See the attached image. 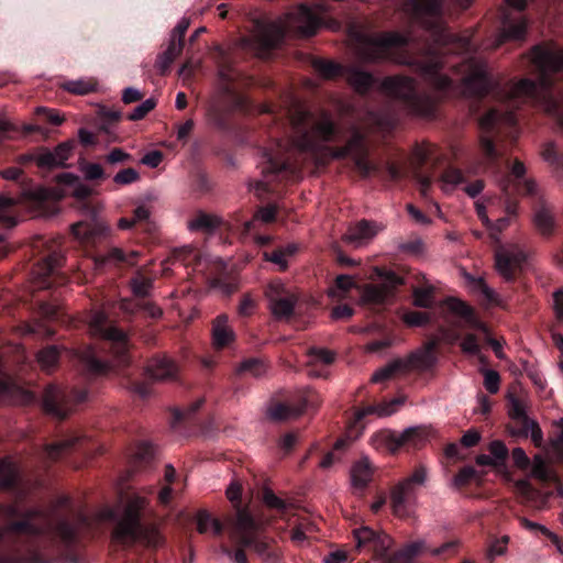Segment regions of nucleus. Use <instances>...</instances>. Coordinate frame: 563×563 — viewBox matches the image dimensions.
I'll return each mask as SVG.
<instances>
[{
  "instance_id": "obj_1",
  "label": "nucleus",
  "mask_w": 563,
  "mask_h": 563,
  "mask_svg": "<svg viewBox=\"0 0 563 563\" xmlns=\"http://www.w3.org/2000/svg\"><path fill=\"white\" fill-rule=\"evenodd\" d=\"M327 10L323 2L316 1L310 7L299 4L275 20L255 19L246 42L255 49H266L277 45L286 35L312 36L320 27V14Z\"/></svg>"
},
{
  "instance_id": "obj_2",
  "label": "nucleus",
  "mask_w": 563,
  "mask_h": 563,
  "mask_svg": "<svg viewBox=\"0 0 563 563\" xmlns=\"http://www.w3.org/2000/svg\"><path fill=\"white\" fill-rule=\"evenodd\" d=\"M531 59L539 70V80L520 79L512 84L507 93L514 103L525 99L540 100L543 90L552 85L550 77L563 69V49L537 46L531 52Z\"/></svg>"
},
{
  "instance_id": "obj_3",
  "label": "nucleus",
  "mask_w": 563,
  "mask_h": 563,
  "mask_svg": "<svg viewBox=\"0 0 563 563\" xmlns=\"http://www.w3.org/2000/svg\"><path fill=\"white\" fill-rule=\"evenodd\" d=\"M147 506L148 499L144 496L133 495L129 498L113 533L117 541L133 543L143 540L150 547L163 544L164 538L156 527L143 528L141 526V515Z\"/></svg>"
},
{
  "instance_id": "obj_4",
  "label": "nucleus",
  "mask_w": 563,
  "mask_h": 563,
  "mask_svg": "<svg viewBox=\"0 0 563 563\" xmlns=\"http://www.w3.org/2000/svg\"><path fill=\"white\" fill-rule=\"evenodd\" d=\"M428 478L429 468L419 464L391 487L390 506L396 516L407 517L413 511L418 492L426 486Z\"/></svg>"
},
{
  "instance_id": "obj_5",
  "label": "nucleus",
  "mask_w": 563,
  "mask_h": 563,
  "mask_svg": "<svg viewBox=\"0 0 563 563\" xmlns=\"http://www.w3.org/2000/svg\"><path fill=\"white\" fill-rule=\"evenodd\" d=\"M350 35L355 40V46L361 58L376 60L390 57L394 48L402 46L407 38L396 32L377 35L360 34L350 30Z\"/></svg>"
},
{
  "instance_id": "obj_6",
  "label": "nucleus",
  "mask_w": 563,
  "mask_h": 563,
  "mask_svg": "<svg viewBox=\"0 0 563 563\" xmlns=\"http://www.w3.org/2000/svg\"><path fill=\"white\" fill-rule=\"evenodd\" d=\"M421 440V432L418 428L410 427L402 432L397 433L389 429H383L373 433L369 438V444L379 452L395 454L404 445L418 446Z\"/></svg>"
},
{
  "instance_id": "obj_7",
  "label": "nucleus",
  "mask_w": 563,
  "mask_h": 563,
  "mask_svg": "<svg viewBox=\"0 0 563 563\" xmlns=\"http://www.w3.org/2000/svg\"><path fill=\"white\" fill-rule=\"evenodd\" d=\"M526 8L525 0H505L503 11L501 31L496 36L494 43L487 45L488 48H497L506 41H516L523 38L527 23L522 16H511L509 9L521 12Z\"/></svg>"
},
{
  "instance_id": "obj_8",
  "label": "nucleus",
  "mask_w": 563,
  "mask_h": 563,
  "mask_svg": "<svg viewBox=\"0 0 563 563\" xmlns=\"http://www.w3.org/2000/svg\"><path fill=\"white\" fill-rule=\"evenodd\" d=\"M374 274L382 280L378 285H366L363 287L362 301L365 303H384L395 295L398 286L404 284V279L391 271L375 267Z\"/></svg>"
},
{
  "instance_id": "obj_9",
  "label": "nucleus",
  "mask_w": 563,
  "mask_h": 563,
  "mask_svg": "<svg viewBox=\"0 0 563 563\" xmlns=\"http://www.w3.org/2000/svg\"><path fill=\"white\" fill-rule=\"evenodd\" d=\"M268 309L278 320L289 319L298 301L297 294L280 280L272 282L266 289Z\"/></svg>"
},
{
  "instance_id": "obj_10",
  "label": "nucleus",
  "mask_w": 563,
  "mask_h": 563,
  "mask_svg": "<svg viewBox=\"0 0 563 563\" xmlns=\"http://www.w3.org/2000/svg\"><path fill=\"white\" fill-rule=\"evenodd\" d=\"M190 25L188 18H181L173 29L167 47L157 56L156 67L161 75H165L174 60L181 54L184 36Z\"/></svg>"
},
{
  "instance_id": "obj_11",
  "label": "nucleus",
  "mask_w": 563,
  "mask_h": 563,
  "mask_svg": "<svg viewBox=\"0 0 563 563\" xmlns=\"http://www.w3.org/2000/svg\"><path fill=\"white\" fill-rule=\"evenodd\" d=\"M321 154L325 158L319 159L318 156L313 155V158L317 161V163L324 164L329 158H342L346 155H351L355 162L356 167L364 176H367L372 170L375 169V166H373L365 157L362 148V137L360 135H354L349 141L346 146L338 151H331L328 147H323L321 148Z\"/></svg>"
},
{
  "instance_id": "obj_12",
  "label": "nucleus",
  "mask_w": 563,
  "mask_h": 563,
  "mask_svg": "<svg viewBox=\"0 0 563 563\" xmlns=\"http://www.w3.org/2000/svg\"><path fill=\"white\" fill-rule=\"evenodd\" d=\"M526 258L527 254L519 245H503L495 252V268L506 282H510Z\"/></svg>"
},
{
  "instance_id": "obj_13",
  "label": "nucleus",
  "mask_w": 563,
  "mask_h": 563,
  "mask_svg": "<svg viewBox=\"0 0 563 563\" xmlns=\"http://www.w3.org/2000/svg\"><path fill=\"white\" fill-rule=\"evenodd\" d=\"M461 71L464 74L463 84L465 90L471 95H483L490 87L486 65L478 59H470L462 65Z\"/></svg>"
},
{
  "instance_id": "obj_14",
  "label": "nucleus",
  "mask_w": 563,
  "mask_h": 563,
  "mask_svg": "<svg viewBox=\"0 0 563 563\" xmlns=\"http://www.w3.org/2000/svg\"><path fill=\"white\" fill-rule=\"evenodd\" d=\"M91 334L99 335L114 344L115 354L121 355L125 351L126 334L115 327H107V316L102 311H96L89 320Z\"/></svg>"
},
{
  "instance_id": "obj_15",
  "label": "nucleus",
  "mask_w": 563,
  "mask_h": 563,
  "mask_svg": "<svg viewBox=\"0 0 563 563\" xmlns=\"http://www.w3.org/2000/svg\"><path fill=\"white\" fill-rule=\"evenodd\" d=\"M383 230L376 222L362 220L351 225L343 236L344 242L355 249L367 245Z\"/></svg>"
},
{
  "instance_id": "obj_16",
  "label": "nucleus",
  "mask_w": 563,
  "mask_h": 563,
  "mask_svg": "<svg viewBox=\"0 0 563 563\" xmlns=\"http://www.w3.org/2000/svg\"><path fill=\"white\" fill-rule=\"evenodd\" d=\"M73 148V142H64L52 151L43 150L36 154V164L43 168L65 167L66 162L71 156Z\"/></svg>"
},
{
  "instance_id": "obj_17",
  "label": "nucleus",
  "mask_w": 563,
  "mask_h": 563,
  "mask_svg": "<svg viewBox=\"0 0 563 563\" xmlns=\"http://www.w3.org/2000/svg\"><path fill=\"white\" fill-rule=\"evenodd\" d=\"M179 368L177 364L167 356H158L148 361L146 374L157 382H167L177 377Z\"/></svg>"
},
{
  "instance_id": "obj_18",
  "label": "nucleus",
  "mask_w": 563,
  "mask_h": 563,
  "mask_svg": "<svg viewBox=\"0 0 563 563\" xmlns=\"http://www.w3.org/2000/svg\"><path fill=\"white\" fill-rule=\"evenodd\" d=\"M333 132V124L328 119H322L320 122L313 125V129L309 134H305L300 140L296 142V146L302 151L314 152L318 148V145L310 141V136L318 137L319 140L325 142L331 140Z\"/></svg>"
},
{
  "instance_id": "obj_19",
  "label": "nucleus",
  "mask_w": 563,
  "mask_h": 563,
  "mask_svg": "<svg viewBox=\"0 0 563 563\" xmlns=\"http://www.w3.org/2000/svg\"><path fill=\"white\" fill-rule=\"evenodd\" d=\"M109 227L93 217L90 221H79L71 225V232L75 238L81 242H87L96 235L104 234Z\"/></svg>"
},
{
  "instance_id": "obj_20",
  "label": "nucleus",
  "mask_w": 563,
  "mask_h": 563,
  "mask_svg": "<svg viewBox=\"0 0 563 563\" xmlns=\"http://www.w3.org/2000/svg\"><path fill=\"white\" fill-rule=\"evenodd\" d=\"M374 474V466L368 457H362L355 462L350 471L351 484L353 488L363 489L372 481Z\"/></svg>"
},
{
  "instance_id": "obj_21",
  "label": "nucleus",
  "mask_w": 563,
  "mask_h": 563,
  "mask_svg": "<svg viewBox=\"0 0 563 563\" xmlns=\"http://www.w3.org/2000/svg\"><path fill=\"white\" fill-rule=\"evenodd\" d=\"M434 349L435 342H428L424 344L420 350L412 353L406 361L407 367L412 366L419 369H428L432 367L437 362Z\"/></svg>"
},
{
  "instance_id": "obj_22",
  "label": "nucleus",
  "mask_w": 563,
  "mask_h": 563,
  "mask_svg": "<svg viewBox=\"0 0 563 563\" xmlns=\"http://www.w3.org/2000/svg\"><path fill=\"white\" fill-rule=\"evenodd\" d=\"M383 88L391 96L408 99L413 93V81L407 77H391L383 81Z\"/></svg>"
},
{
  "instance_id": "obj_23",
  "label": "nucleus",
  "mask_w": 563,
  "mask_h": 563,
  "mask_svg": "<svg viewBox=\"0 0 563 563\" xmlns=\"http://www.w3.org/2000/svg\"><path fill=\"white\" fill-rule=\"evenodd\" d=\"M508 416L521 426L531 420L527 411L529 409V400L523 395L509 394L508 397Z\"/></svg>"
},
{
  "instance_id": "obj_24",
  "label": "nucleus",
  "mask_w": 563,
  "mask_h": 563,
  "mask_svg": "<svg viewBox=\"0 0 563 563\" xmlns=\"http://www.w3.org/2000/svg\"><path fill=\"white\" fill-rule=\"evenodd\" d=\"M63 400H64V394L56 386H48L45 389L44 395H43V406H44V409L48 413H51L57 418L66 417L67 411L60 407V404L63 402Z\"/></svg>"
},
{
  "instance_id": "obj_25",
  "label": "nucleus",
  "mask_w": 563,
  "mask_h": 563,
  "mask_svg": "<svg viewBox=\"0 0 563 563\" xmlns=\"http://www.w3.org/2000/svg\"><path fill=\"white\" fill-rule=\"evenodd\" d=\"M213 344L221 349L228 346L234 340V333L228 325V318L224 314L218 316L213 323Z\"/></svg>"
},
{
  "instance_id": "obj_26",
  "label": "nucleus",
  "mask_w": 563,
  "mask_h": 563,
  "mask_svg": "<svg viewBox=\"0 0 563 563\" xmlns=\"http://www.w3.org/2000/svg\"><path fill=\"white\" fill-rule=\"evenodd\" d=\"M307 356H308L307 366L311 367V369L309 371V375L316 376V377L320 376L321 373L313 371L312 367H314L317 365H330L335 360V353L330 350H327V349L312 347V349L308 350Z\"/></svg>"
},
{
  "instance_id": "obj_27",
  "label": "nucleus",
  "mask_w": 563,
  "mask_h": 563,
  "mask_svg": "<svg viewBox=\"0 0 563 563\" xmlns=\"http://www.w3.org/2000/svg\"><path fill=\"white\" fill-rule=\"evenodd\" d=\"M9 396L16 401L26 404L33 399L30 391L23 390L21 387L15 385L11 379L0 373V397Z\"/></svg>"
},
{
  "instance_id": "obj_28",
  "label": "nucleus",
  "mask_w": 563,
  "mask_h": 563,
  "mask_svg": "<svg viewBox=\"0 0 563 563\" xmlns=\"http://www.w3.org/2000/svg\"><path fill=\"white\" fill-rule=\"evenodd\" d=\"M297 250L296 244H288L272 253H264V260L277 265L279 271H286L290 258L296 254Z\"/></svg>"
},
{
  "instance_id": "obj_29",
  "label": "nucleus",
  "mask_w": 563,
  "mask_h": 563,
  "mask_svg": "<svg viewBox=\"0 0 563 563\" xmlns=\"http://www.w3.org/2000/svg\"><path fill=\"white\" fill-rule=\"evenodd\" d=\"M60 87L73 95L84 96L97 91L98 81L95 78H80L64 81Z\"/></svg>"
},
{
  "instance_id": "obj_30",
  "label": "nucleus",
  "mask_w": 563,
  "mask_h": 563,
  "mask_svg": "<svg viewBox=\"0 0 563 563\" xmlns=\"http://www.w3.org/2000/svg\"><path fill=\"white\" fill-rule=\"evenodd\" d=\"M407 368V363L405 360H395L385 365L384 367L377 369L372 375V383L379 384L391 379L396 374L404 372Z\"/></svg>"
},
{
  "instance_id": "obj_31",
  "label": "nucleus",
  "mask_w": 563,
  "mask_h": 563,
  "mask_svg": "<svg viewBox=\"0 0 563 563\" xmlns=\"http://www.w3.org/2000/svg\"><path fill=\"white\" fill-rule=\"evenodd\" d=\"M260 528V523L254 520L252 515L245 509H238L235 520V531L239 533L240 539L242 536H254V532Z\"/></svg>"
},
{
  "instance_id": "obj_32",
  "label": "nucleus",
  "mask_w": 563,
  "mask_h": 563,
  "mask_svg": "<svg viewBox=\"0 0 563 563\" xmlns=\"http://www.w3.org/2000/svg\"><path fill=\"white\" fill-rule=\"evenodd\" d=\"M514 122L515 117L512 112L493 109L481 119V126L483 129H490L498 124H512Z\"/></svg>"
},
{
  "instance_id": "obj_33",
  "label": "nucleus",
  "mask_w": 563,
  "mask_h": 563,
  "mask_svg": "<svg viewBox=\"0 0 563 563\" xmlns=\"http://www.w3.org/2000/svg\"><path fill=\"white\" fill-rule=\"evenodd\" d=\"M306 404L292 406L289 404H277L269 409L268 415L274 420H287L300 416L305 410Z\"/></svg>"
},
{
  "instance_id": "obj_34",
  "label": "nucleus",
  "mask_w": 563,
  "mask_h": 563,
  "mask_svg": "<svg viewBox=\"0 0 563 563\" xmlns=\"http://www.w3.org/2000/svg\"><path fill=\"white\" fill-rule=\"evenodd\" d=\"M58 181L71 188V195L76 198L84 199L91 192L90 188L84 184L76 175L65 173L58 176Z\"/></svg>"
},
{
  "instance_id": "obj_35",
  "label": "nucleus",
  "mask_w": 563,
  "mask_h": 563,
  "mask_svg": "<svg viewBox=\"0 0 563 563\" xmlns=\"http://www.w3.org/2000/svg\"><path fill=\"white\" fill-rule=\"evenodd\" d=\"M346 80L358 92H365L373 85V77L368 73L354 68L346 71Z\"/></svg>"
},
{
  "instance_id": "obj_36",
  "label": "nucleus",
  "mask_w": 563,
  "mask_h": 563,
  "mask_svg": "<svg viewBox=\"0 0 563 563\" xmlns=\"http://www.w3.org/2000/svg\"><path fill=\"white\" fill-rule=\"evenodd\" d=\"M220 223L219 218L208 213H198L188 221V229L190 231H206L209 232L217 228Z\"/></svg>"
},
{
  "instance_id": "obj_37",
  "label": "nucleus",
  "mask_w": 563,
  "mask_h": 563,
  "mask_svg": "<svg viewBox=\"0 0 563 563\" xmlns=\"http://www.w3.org/2000/svg\"><path fill=\"white\" fill-rule=\"evenodd\" d=\"M464 8L468 5L471 0H457ZM413 8L418 14H427L431 16L438 15L441 8V0H412Z\"/></svg>"
},
{
  "instance_id": "obj_38",
  "label": "nucleus",
  "mask_w": 563,
  "mask_h": 563,
  "mask_svg": "<svg viewBox=\"0 0 563 563\" xmlns=\"http://www.w3.org/2000/svg\"><path fill=\"white\" fill-rule=\"evenodd\" d=\"M531 476L542 482L556 481L555 474L547 466L541 455H534L532 460Z\"/></svg>"
},
{
  "instance_id": "obj_39",
  "label": "nucleus",
  "mask_w": 563,
  "mask_h": 563,
  "mask_svg": "<svg viewBox=\"0 0 563 563\" xmlns=\"http://www.w3.org/2000/svg\"><path fill=\"white\" fill-rule=\"evenodd\" d=\"M424 549V541L418 540L412 543H409L405 547L404 550L398 552L395 558V563H410L413 558L419 555Z\"/></svg>"
},
{
  "instance_id": "obj_40",
  "label": "nucleus",
  "mask_w": 563,
  "mask_h": 563,
  "mask_svg": "<svg viewBox=\"0 0 563 563\" xmlns=\"http://www.w3.org/2000/svg\"><path fill=\"white\" fill-rule=\"evenodd\" d=\"M16 200L5 195H0V223L3 227L11 228L15 225L16 221L11 214V209L15 206Z\"/></svg>"
},
{
  "instance_id": "obj_41",
  "label": "nucleus",
  "mask_w": 563,
  "mask_h": 563,
  "mask_svg": "<svg viewBox=\"0 0 563 563\" xmlns=\"http://www.w3.org/2000/svg\"><path fill=\"white\" fill-rule=\"evenodd\" d=\"M37 362L43 371H51L58 363V351L54 346H48L37 353Z\"/></svg>"
},
{
  "instance_id": "obj_42",
  "label": "nucleus",
  "mask_w": 563,
  "mask_h": 563,
  "mask_svg": "<svg viewBox=\"0 0 563 563\" xmlns=\"http://www.w3.org/2000/svg\"><path fill=\"white\" fill-rule=\"evenodd\" d=\"M355 283L353 278L349 275H340L335 279V286L331 289H329L328 294L330 297L342 299L345 294L355 287Z\"/></svg>"
},
{
  "instance_id": "obj_43",
  "label": "nucleus",
  "mask_w": 563,
  "mask_h": 563,
  "mask_svg": "<svg viewBox=\"0 0 563 563\" xmlns=\"http://www.w3.org/2000/svg\"><path fill=\"white\" fill-rule=\"evenodd\" d=\"M463 181V176L460 170L454 168L446 169L441 178L440 186L444 192L454 190Z\"/></svg>"
},
{
  "instance_id": "obj_44",
  "label": "nucleus",
  "mask_w": 563,
  "mask_h": 563,
  "mask_svg": "<svg viewBox=\"0 0 563 563\" xmlns=\"http://www.w3.org/2000/svg\"><path fill=\"white\" fill-rule=\"evenodd\" d=\"M242 548L251 547L261 556H265L268 553L269 543L266 539H261L256 534L254 536H242L239 540Z\"/></svg>"
},
{
  "instance_id": "obj_45",
  "label": "nucleus",
  "mask_w": 563,
  "mask_h": 563,
  "mask_svg": "<svg viewBox=\"0 0 563 563\" xmlns=\"http://www.w3.org/2000/svg\"><path fill=\"white\" fill-rule=\"evenodd\" d=\"M534 223L540 231L548 233L551 231L554 219L551 210L547 207H541L534 212Z\"/></svg>"
},
{
  "instance_id": "obj_46",
  "label": "nucleus",
  "mask_w": 563,
  "mask_h": 563,
  "mask_svg": "<svg viewBox=\"0 0 563 563\" xmlns=\"http://www.w3.org/2000/svg\"><path fill=\"white\" fill-rule=\"evenodd\" d=\"M238 371L241 374L258 377L266 373L267 366L263 361L254 358L242 362L238 367Z\"/></svg>"
},
{
  "instance_id": "obj_47",
  "label": "nucleus",
  "mask_w": 563,
  "mask_h": 563,
  "mask_svg": "<svg viewBox=\"0 0 563 563\" xmlns=\"http://www.w3.org/2000/svg\"><path fill=\"white\" fill-rule=\"evenodd\" d=\"M197 529L200 533H207L212 529L214 534H219L222 528L218 520L212 519L207 512L201 511L197 516Z\"/></svg>"
},
{
  "instance_id": "obj_48",
  "label": "nucleus",
  "mask_w": 563,
  "mask_h": 563,
  "mask_svg": "<svg viewBox=\"0 0 563 563\" xmlns=\"http://www.w3.org/2000/svg\"><path fill=\"white\" fill-rule=\"evenodd\" d=\"M521 433L525 437L530 435L532 442L537 448L542 446L543 444V432L541 428L539 427L538 422L534 419H531L522 424V431Z\"/></svg>"
},
{
  "instance_id": "obj_49",
  "label": "nucleus",
  "mask_w": 563,
  "mask_h": 563,
  "mask_svg": "<svg viewBox=\"0 0 563 563\" xmlns=\"http://www.w3.org/2000/svg\"><path fill=\"white\" fill-rule=\"evenodd\" d=\"M474 288L478 290L484 298L493 305H499L500 299L499 296L495 292L493 288H490L483 278H473Z\"/></svg>"
},
{
  "instance_id": "obj_50",
  "label": "nucleus",
  "mask_w": 563,
  "mask_h": 563,
  "mask_svg": "<svg viewBox=\"0 0 563 563\" xmlns=\"http://www.w3.org/2000/svg\"><path fill=\"white\" fill-rule=\"evenodd\" d=\"M156 99L148 98L144 100L140 106L134 108L132 112L129 113L128 119L131 121L142 120L156 107Z\"/></svg>"
},
{
  "instance_id": "obj_51",
  "label": "nucleus",
  "mask_w": 563,
  "mask_h": 563,
  "mask_svg": "<svg viewBox=\"0 0 563 563\" xmlns=\"http://www.w3.org/2000/svg\"><path fill=\"white\" fill-rule=\"evenodd\" d=\"M275 216H276L275 207L268 206V207L262 208L254 216L253 220L245 222V230L250 231L253 228L254 223L258 220L264 223H269L275 219Z\"/></svg>"
},
{
  "instance_id": "obj_52",
  "label": "nucleus",
  "mask_w": 563,
  "mask_h": 563,
  "mask_svg": "<svg viewBox=\"0 0 563 563\" xmlns=\"http://www.w3.org/2000/svg\"><path fill=\"white\" fill-rule=\"evenodd\" d=\"M413 303L422 308L431 307L433 303L432 288H416L413 290Z\"/></svg>"
},
{
  "instance_id": "obj_53",
  "label": "nucleus",
  "mask_w": 563,
  "mask_h": 563,
  "mask_svg": "<svg viewBox=\"0 0 563 563\" xmlns=\"http://www.w3.org/2000/svg\"><path fill=\"white\" fill-rule=\"evenodd\" d=\"M15 479V470L11 462L0 463V488L9 487Z\"/></svg>"
},
{
  "instance_id": "obj_54",
  "label": "nucleus",
  "mask_w": 563,
  "mask_h": 563,
  "mask_svg": "<svg viewBox=\"0 0 563 563\" xmlns=\"http://www.w3.org/2000/svg\"><path fill=\"white\" fill-rule=\"evenodd\" d=\"M405 397H397L389 401H383L377 406V417H388L405 404Z\"/></svg>"
},
{
  "instance_id": "obj_55",
  "label": "nucleus",
  "mask_w": 563,
  "mask_h": 563,
  "mask_svg": "<svg viewBox=\"0 0 563 563\" xmlns=\"http://www.w3.org/2000/svg\"><path fill=\"white\" fill-rule=\"evenodd\" d=\"M151 216H152V211H151L150 207H147L145 205H141L134 210L133 219L135 221V224L136 223H145L146 230L153 231L155 229V224L152 221Z\"/></svg>"
},
{
  "instance_id": "obj_56",
  "label": "nucleus",
  "mask_w": 563,
  "mask_h": 563,
  "mask_svg": "<svg viewBox=\"0 0 563 563\" xmlns=\"http://www.w3.org/2000/svg\"><path fill=\"white\" fill-rule=\"evenodd\" d=\"M445 305L449 308V310L455 312L456 314H460L465 318H470L472 316V308L457 298L446 299Z\"/></svg>"
},
{
  "instance_id": "obj_57",
  "label": "nucleus",
  "mask_w": 563,
  "mask_h": 563,
  "mask_svg": "<svg viewBox=\"0 0 563 563\" xmlns=\"http://www.w3.org/2000/svg\"><path fill=\"white\" fill-rule=\"evenodd\" d=\"M263 174L265 177H267L268 173H277L286 168V165L284 162H279L273 158V156L265 152L263 154Z\"/></svg>"
},
{
  "instance_id": "obj_58",
  "label": "nucleus",
  "mask_w": 563,
  "mask_h": 563,
  "mask_svg": "<svg viewBox=\"0 0 563 563\" xmlns=\"http://www.w3.org/2000/svg\"><path fill=\"white\" fill-rule=\"evenodd\" d=\"M484 386L490 394H496L500 386V376L494 369L484 371Z\"/></svg>"
},
{
  "instance_id": "obj_59",
  "label": "nucleus",
  "mask_w": 563,
  "mask_h": 563,
  "mask_svg": "<svg viewBox=\"0 0 563 563\" xmlns=\"http://www.w3.org/2000/svg\"><path fill=\"white\" fill-rule=\"evenodd\" d=\"M132 290L136 296H147L152 288V279L145 277H136L131 282Z\"/></svg>"
},
{
  "instance_id": "obj_60",
  "label": "nucleus",
  "mask_w": 563,
  "mask_h": 563,
  "mask_svg": "<svg viewBox=\"0 0 563 563\" xmlns=\"http://www.w3.org/2000/svg\"><path fill=\"white\" fill-rule=\"evenodd\" d=\"M429 314L421 311H410L404 314V321L410 327H421L428 323Z\"/></svg>"
},
{
  "instance_id": "obj_61",
  "label": "nucleus",
  "mask_w": 563,
  "mask_h": 563,
  "mask_svg": "<svg viewBox=\"0 0 563 563\" xmlns=\"http://www.w3.org/2000/svg\"><path fill=\"white\" fill-rule=\"evenodd\" d=\"M77 441V438L75 437H69L65 440H60L56 443H53L51 445L47 446V454L55 459L62 452H64V450L70 448L71 445H74V443Z\"/></svg>"
},
{
  "instance_id": "obj_62",
  "label": "nucleus",
  "mask_w": 563,
  "mask_h": 563,
  "mask_svg": "<svg viewBox=\"0 0 563 563\" xmlns=\"http://www.w3.org/2000/svg\"><path fill=\"white\" fill-rule=\"evenodd\" d=\"M140 178L139 173L133 168H125L120 170L113 177V180L118 185H129L135 183Z\"/></svg>"
},
{
  "instance_id": "obj_63",
  "label": "nucleus",
  "mask_w": 563,
  "mask_h": 563,
  "mask_svg": "<svg viewBox=\"0 0 563 563\" xmlns=\"http://www.w3.org/2000/svg\"><path fill=\"white\" fill-rule=\"evenodd\" d=\"M489 454L501 465L508 456V449L504 442L496 440L489 444Z\"/></svg>"
},
{
  "instance_id": "obj_64",
  "label": "nucleus",
  "mask_w": 563,
  "mask_h": 563,
  "mask_svg": "<svg viewBox=\"0 0 563 563\" xmlns=\"http://www.w3.org/2000/svg\"><path fill=\"white\" fill-rule=\"evenodd\" d=\"M555 424L558 428H560V433L555 439L551 441V448L553 449L558 459L563 461V417L555 421Z\"/></svg>"
}]
</instances>
